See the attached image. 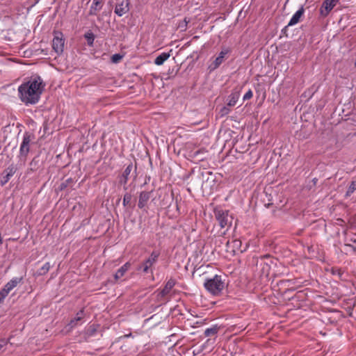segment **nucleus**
Returning a JSON list of instances; mask_svg holds the SVG:
<instances>
[{"instance_id": "37998d69", "label": "nucleus", "mask_w": 356, "mask_h": 356, "mask_svg": "<svg viewBox=\"0 0 356 356\" xmlns=\"http://www.w3.org/2000/svg\"><path fill=\"white\" fill-rule=\"evenodd\" d=\"M328 312H339V311L337 309H330Z\"/></svg>"}, {"instance_id": "2eb2a0df", "label": "nucleus", "mask_w": 356, "mask_h": 356, "mask_svg": "<svg viewBox=\"0 0 356 356\" xmlns=\"http://www.w3.org/2000/svg\"><path fill=\"white\" fill-rule=\"evenodd\" d=\"M152 193V191L140 192V193L139 195V200H138V208L143 209L146 206L147 202L149 201V200L151 197Z\"/></svg>"}, {"instance_id": "79ce46f5", "label": "nucleus", "mask_w": 356, "mask_h": 356, "mask_svg": "<svg viewBox=\"0 0 356 356\" xmlns=\"http://www.w3.org/2000/svg\"><path fill=\"white\" fill-rule=\"evenodd\" d=\"M351 315H352V313H351V312L346 313V315H344V316H343V317L350 316Z\"/></svg>"}, {"instance_id": "bb28decb", "label": "nucleus", "mask_w": 356, "mask_h": 356, "mask_svg": "<svg viewBox=\"0 0 356 356\" xmlns=\"http://www.w3.org/2000/svg\"><path fill=\"white\" fill-rule=\"evenodd\" d=\"M356 190V180L352 181L348 188V190L346 193V197L350 196Z\"/></svg>"}, {"instance_id": "c85d7f7f", "label": "nucleus", "mask_w": 356, "mask_h": 356, "mask_svg": "<svg viewBox=\"0 0 356 356\" xmlns=\"http://www.w3.org/2000/svg\"><path fill=\"white\" fill-rule=\"evenodd\" d=\"M73 182H74V180L72 178H68L60 184L58 188L60 191H63L67 187H68L70 184H72Z\"/></svg>"}, {"instance_id": "ddd939ff", "label": "nucleus", "mask_w": 356, "mask_h": 356, "mask_svg": "<svg viewBox=\"0 0 356 356\" xmlns=\"http://www.w3.org/2000/svg\"><path fill=\"white\" fill-rule=\"evenodd\" d=\"M229 52V49H225L222 50L218 56L216 58L215 60L209 65V69L211 71L214 70L219 67V66L224 61V58L226 54H227Z\"/></svg>"}, {"instance_id": "a19ab883", "label": "nucleus", "mask_w": 356, "mask_h": 356, "mask_svg": "<svg viewBox=\"0 0 356 356\" xmlns=\"http://www.w3.org/2000/svg\"><path fill=\"white\" fill-rule=\"evenodd\" d=\"M289 26H288V25H287V26H286L282 29V31L283 33H285V32L286 31V29H288V27H289Z\"/></svg>"}, {"instance_id": "aec40b11", "label": "nucleus", "mask_w": 356, "mask_h": 356, "mask_svg": "<svg viewBox=\"0 0 356 356\" xmlns=\"http://www.w3.org/2000/svg\"><path fill=\"white\" fill-rule=\"evenodd\" d=\"M171 51L172 49H170L169 52H163L160 55H159L154 60L155 65H163L164 62L170 58Z\"/></svg>"}, {"instance_id": "f3484780", "label": "nucleus", "mask_w": 356, "mask_h": 356, "mask_svg": "<svg viewBox=\"0 0 356 356\" xmlns=\"http://www.w3.org/2000/svg\"><path fill=\"white\" fill-rule=\"evenodd\" d=\"M131 266V264L129 261L122 266L114 275L115 280L118 281L120 278L123 277L125 273L130 268Z\"/></svg>"}, {"instance_id": "f257e3e1", "label": "nucleus", "mask_w": 356, "mask_h": 356, "mask_svg": "<svg viewBox=\"0 0 356 356\" xmlns=\"http://www.w3.org/2000/svg\"><path fill=\"white\" fill-rule=\"evenodd\" d=\"M44 86L45 84L40 76L31 77L19 86V98L26 105L35 104L39 102Z\"/></svg>"}, {"instance_id": "f8f14e48", "label": "nucleus", "mask_w": 356, "mask_h": 356, "mask_svg": "<svg viewBox=\"0 0 356 356\" xmlns=\"http://www.w3.org/2000/svg\"><path fill=\"white\" fill-rule=\"evenodd\" d=\"M176 284V280L173 278H170L165 284L163 289L158 292L157 298L159 300L164 298L165 296L170 294L171 289L174 287Z\"/></svg>"}, {"instance_id": "72a5a7b5", "label": "nucleus", "mask_w": 356, "mask_h": 356, "mask_svg": "<svg viewBox=\"0 0 356 356\" xmlns=\"http://www.w3.org/2000/svg\"><path fill=\"white\" fill-rule=\"evenodd\" d=\"M298 283L297 280H286L281 281V284H284L287 286H290L291 284H296Z\"/></svg>"}, {"instance_id": "6e6552de", "label": "nucleus", "mask_w": 356, "mask_h": 356, "mask_svg": "<svg viewBox=\"0 0 356 356\" xmlns=\"http://www.w3.org/2000/svg\"><path fill=\"white\" fill-rule=\"evenodd\" d=\"M134 165L132 163H130L124 169L122 175L118 177L119 184L123 186L124 190H127V182L129 177L133 170Z\"/></svg>"}, {"instance_id": "9b49d317", "label": "nucleus", "mask_w": 356, "mask_h": 356, "mask_svg": "<svg viewBox=\"0 0 356 356\" xmlns=\"http://www.w3.org/2000/svg\"><path fill=\"white\" fill-rule=\"evenodd\" d=\"M338 1L339 0H325L320 8L321 15L323 17H326Z\"/></svg>"}, {"instance_id": "f03ea898", "label": "nucleus", "mask_w": 356, "mask_h": 356, "mask_svg": "<svg viewBox=\"0 0 356 356\" xmlns=\"http://www.w3.org/2000/svg\"><path fill=\"white\" fill-rule=\"evenodd\" d=\"M204 288L213 295H218L225 287V283L221 275H216L211 278H207L204 282Z\"/></svg>"}, {"instance_id": "c9c22d12", "label": "nucleus", "mask_w": 356, "mask_h": 356, "mask_svg": "<svg viewBox=\"0 0 356 356\" xmlns=\"http://www.w3.org/2000/svg\"><path fill=\"white\" fill-rule=\"evenodd\" d=\"M252 96H253V92H252V90L249 89L248 91L244 95L243 99L244 101L248 100V99H251L252 97Z\"/></svg>"}, {"instance_id": "4be33fe9", "label": "nucleus", "mask_w": 356, "mask_h": 356, "mask_svg": "<svg viewBox=\"0 0 356 356\" xmlns=\"http://www.w3.org/2000/svg\"><path fill=\"white\" fill-rule=\"evenodd\" d=\"M84 38L87 40V44L89 47H92L94 44V40L95 38V36L94 33L91 31H88L85 33Z\"/></svg>"}, {"instance_id": "a878e982", "label": "nucleus", "mask_w": 356, "mask_h": 356, "mask_svg": "<svg viewBox=\"0 0 356 356\" xmlns=\"http://www.w3.org/2000/svg\"><path fill=\"white\" fill-rule=\"evenodd\" d=\"M152 321H154V323L152 325H150L152 327H154L160 323L159 318H158L157 315L154 314L151 317L147 318L145 320V324H147Z\"/></svg>"}, {"instance_id": "c03bdc74", "label": "nucleus", "mask_w": 356, "mask_h": 356, "mask_svg": "<svg viewBox=\"0 0 356 356\" xmlns=\"http://www.w3.org/2000/svg\"><path fill=\"white\" fill-rule=\"evenodd\" d=\"M6 297H2V296H0V302L2 301L3 299H4Z\"/></svg>"}, {"instance_id": "a211bd4d", "label": "nucleus", "mask_w": 356, "mask_h": 356, "mask_svg": "<svg viewBox=\"0 0 356 356\" xmlns=\"http://www.w3.org/2000/svg\"><path fill=\"white\" fill-rule=\"evenodd\" d=\"M102 8V0H92V3L90 8L89 15H97Z\"/></svg>"}, {"instance_id": "473e14b6", "label": "nucleus", "mask_w": 356, "mask_h": 356, "mask_svg": "<svg viewBox=\"0 0 356 356\" xmlns=\"http://www.w3.org/2000/svg\"><path fill=\"white\" fill-rule=\"evenodd\" d=\"M232 244L233 248H237L241 252H243V250H240V248L241 246V241L240 240H233L231 243Z\"/></svg>"}, {"instance_id": "0eeeda50", "label": "nucleus", "mask_w": 356, "mask_h": 356, "mask_svg": "<svg viewBox=\"0 0 356 356\" xmlns=\"http://www.w3.org/2000/svg\"><path fill=\"white\" fill-rule=\"evenodd\" d=\"M65 40L63 38V34L60 32L56 33L52 40L53 49L58 54H60L63 51Z\"/></svg>"}, {"instance_id": "49530a36", "label": "nucleus", "mask_w": 356, "mask_h": 356, "mask_svg": "<svg viewBox=\"0 0 356 356\" xmlns=\"http://www.w3.org/2000/svg\"><path fill=\"white\" fill-rule=\"evenodd\" d=\"M40 0H35V3H38Z\"/></svg>"}, {"instance_id": "423d86ee", "label": "nucleus", "mask_w": 356, "mask_h": 356, "mask_svg": "<svg viewBox=\"0 0 356 356\" xmlns=\"http://www.w3.org/2000/svg\"><path fill=\"white\" fill-rule=\"evenodd\" d=\"M30 142L31 135L26 132L23 136V140L19 149V156L21 158H24V159L26 158L30 151Z\"/></svg>"}, {"instance_id": "6ab92c4d", "label": "nucleus", "mask_w": 356, "mask_h": 356, "mask_svg": "<svg viewBox=\"0 0 356 356\" xmlns=\"http://www.w3.org/2000/svg\"><path fill=\"white\" fill-rule=\"evenodd\" d=\"M240 97V91L234 89L228 97L227 106H234L236 105Z\"/></svg>"}, {"instance_id": "c756f323", "label": "nucleus", "mask_w": 356, "mask_h": 356, "mask_svg": "<svg viewBox=\"0 0 356 356\" xmlns=\"http://www.w3.org/2000/svg\"><path fill=\"white\" fill-rule=\"evenodd\" d=\"M38 161L36 160V158H34L30 163V168L28 169V171H35L37 170V163Z\"/></svg>"}, {"instance_id": "393cba45", "label": "nucleus", "mask_w": 356, "mask_h": 356, "mask_svg": "<svg viewBox=\"0 0 356 356\" xmlns=\"http://www.w3.org/2000/svg\"><path fill=\"white\" fill-rule=\"evenodd\" d=\"M131 199L132 195L129 193H126L123 197V205L124 207L129 206L131 207ZM134 205L132 206L134 207Z\"/></svg>"}, {"instance_id": "7c9ffc66", "label": "nucleus", "mask_w": 356, "mask_h": 356, "mask_svg": "<svg viewBox=\"0 0 356 356\" xmlns=\"http://www.w3.org/2000/svg\"><path fill=\"white\" fill-rule=\"evenodd\" d=\"M332 273L334 275H337L339 278L342 279V276L343 275V272L339 268H332Z\"/></svg>"}, {"instance_id": "58836bf2", "label": "nucleus", "mask_w": 356, "mask_h": 356, "mask_svg": "<svg viewBox=\"0 0 356 356\" xmlns=\"http://www.w3.org/2000/svg\"><path fill=\"white\" fill-rule=\"evenodd\" d=\"M187 24H188V22L186 21V19H184V30H186V29Z\"/></svg>"}, {"instance_id": "b1692460", "label": "nucleus", "mask_w": 356, "mask_h": 356, "mask_svg": "<svg viewBox=\"0 0 356 356\" xmlns=\"http://www.w3.org/2000/svg\"><path fill=\"white\" fill-rule=\"evenodd\" d=\"M51 268L49 262H46L40 269L37 271V275L39 276L44 275L48 273Z\"/></svg>"}, {"instance_id": "a18cd8bd", "label": "nucleus", "mask_w": 356, "mask_h": 356, "mask_svg": "<svg viewBox=\"0 0 356 356\" xmlns=\"http://www.w3.org/2000/svg\"><path fill=\"white\" fill-rule=\"evenodd\" d=\"M181 28H184V24H182L181 26H180Z\"/></svg>"}, {"instance_id": "39448f33", "label": "nucleus", "mask_w": 356, "mask_h": 356, "mask_svg": "<svg viewBox=\"0 0 356 356\" xmlns=\"http://www.w3.org/2000/svg\"><path fill=\"white\" fill-rule=\"evenodd\" d=\"M253 259L255 260V264L257 266H259L260 267H261V273L263 275L268 276L270 270V266L265 260L270 259L269 254L261 256L259 258H253Z\"/></svg>"}, {"instance_id": "cd10ccee", "label": "nucleus", "mask_w": 356, "mask_h": 356, "mask_svg": "<svg viewBox=\"0 0 356 356\" xmlns=\"http://www.w3.org/2000/svg\"><path fill=\"white\" fill-rule=\"evenodd\" d=\"M218 331V327L217 325H215L212 327H209L205 330L204 331V335L205 337H209L211 335L216 334Z\"/></svg>"}, {"instance_id": "1a4fd4ad", "label": "nucleus", "mask_w": 356, "mask_h": 356, "mask_svg": "<svg viewBox=\"0 0 356 356\" xmlns=\"http://www.w3.org/2000/svg\"><path fill=\"white\" fill-rule=\"evenodd\" d=\"M22 280V277H13L0 291V296L6 297L9 292L13 290Z\"/></svg>"}, {"instance_id": "2f4dec72", "label": "nucleus", "mask_w": 356, "mask_h": 356, "mask_svg": "<svg viewBox=\"0 0 356 356\" xmlns=\"http://www.w3.org/2000/svg\"><path fill=\"white\" fill-rule=\"evenodd\" d=\"M123 56L120 55V54H115L111 57V61L114 63H118L120 60H122Z\"/></svg>"}, {"instance_id": "dca6fc26", "label": "nucleus", "mask_w": 356, "mask_h": 356, "mask_svg": "<svg viewBox=\"0 0 356 356\" xmlns=\"http://www.w3.org/2000/svg\"><path fill=\"white\" fill-rule=\"evenodd\" d=\"M305 13V9L303 6H301L298 10H297L295 14L292 16L291 19H290L288 26H293L296 24H298L300 21L302 17L303 16Z\"/></svg>"}, {"instance_id": "4468645a", "label": "nucleus", "mask_w": 356, "mask_h": 356, "mask_svg": "<svg viewBox=\"0 0 356 356\" xmlns=\"http://www.w3.org/2000/svg\"><path fill=\"white\" fill-rule=\"evenodd\" d=\"M129 0H126V2L122 1L121 3H117L115 8V13L119 17L127 13L129 10Z\"/></svg>"}, {"instance_id": "de8ad7c7", "label": "nucleus", "mask_w": 356, "mask_h": 356, "mask_svg": "<svg viewBox=\"0 0 356 356\" xmlns=\"http://www.w3.org/2000/svg\"><path fill=\"white\" fill-rule=\"evenodd\" d=\"M227 245H229V241H227Z\"/></svg>"}, {"instance_id": "f704fd0d", "label": "nucleus", "mask_w": 356, "mask_h": 356, "mask_svg": "<svg viewBox=\"0 0 356 356\" xmlns=\"http://www.w3.org/2000/svg\"><path fill=\"white\" fill-rule=\"evenodd\" d=\"M230 112V109L227 107V106H223L220 110V115L221 117L222 116H225L227 114H229Z\"/></svg>"}, {"instance_id": "ea45409f", "label": "nucleus", "mask_w": 356, "mask_h": 356, "mask_svg": "<svg viewBox=\"0 0 356 356\" xmlns=\"http://www.w3.org/2000/svg\"><path fill=\"white\" fill-rule=\"evenodd\" d=\"M271 205H273V203H268V204H265V207L266 208H269Z\"/></svg>"}, {"instance_id": "20e7f679", "label": "nucleus", "mask_w": 356, "mask_h": 356, "mask_svg": "<svg viewBox=\"0 0 356 356\" xmlns=\"http://www.w3.org/2000/svg\"><path fill=\"white\" fill-rule=\"evenodd\" d=\"M160 256V252L157 250H154L149 255V257L145 259L141 264L139 269H142L143 272L145 273H148L150 268L156 263L159 257Z\"/></svg>"}, {"instance_id": "5701e85b", "label": "nucleus", "mask_w": 356, "mask_h": 356, "mask_svg": "<svg viewBox=\"0 0 356 356\" xmlns=\"http://www.w3.org/2000/svg\"><path fill=\"white\" fill-rule=\"evenodd\" d=\"M207 152L204 149L197 150L193 153V157L196 158L198 161H204L207 159V157L204 156Z\"/></svg>"}, {"instance_id": "7ed1b4c3", "label": "nucleus", "mask_w": 356, "mask_h": 356, "mask_svg": "<svg viewBox=\"0 0 356 356\" xmlns=\"http://www.w3.org/2000/svg\"><path fill=\"white\" fill-rule=\"evenodd\" d=\"M213 212L216 219L218 220L221 228L231 227L233 217L229 214V211L216 208Z\"/></svg>"}, {"instance_id": "412c9836", "label": "nucleus", "mask_w": 356, "mask_h": 356, "mask_svg": "<svg viewBox=\"0 0 356 356\" xmlns=\"http://www.w3.org/2000/svg\"><path fill=\"white\" fill-rule=\"evenodd\" d=\"M83 313H76L77 316H76L74 319L71 320L70 322L68 323L67 327H69L68 330L72 329L75 326H76L79 322H81L83 319Z\"/></svg>"}, {"instance_id": "9d476101", "label": "nucleus", "mask_w": 356, "mask_h": 356, "mask_svg": "<svg viewBox=\"0 0 356 356\" xmlns=\"http://www.w3.org/2000/svg\"><path fill=\"white\" fill-rule=\"evenodd\" d=\"M17 171V168L15 165L12 164L5 169L2 173V177L1 179V185L4 186L7 184L10 178L14 175Z\"/></svg>"}, {"instance_id": "4c0bfd02", "label": "nucleus", "mask_w": 356, "mask_h": 356, "mask_svg": "<svg viewBox=\"0 0 356 356\" xmlns=\"http://www.w3.org/2000/svg\"><path fill=\"white\" fill-rule=\"evenodd\" d=\"M205 321L206 319L203 320V321H197L196 323H195V324H200V325H202V324H204L205 323Z\"/></svg>"}, {"instance_id": "e433bc0d", "label": "nucleus", "mask_w": 356, "mask_h": 356, "mask_svg": "<svg viewBox=\"0 0 356 356\" xmlns=\"http://www.w3.org/2000/svg\"><path fill=\"white\" fill-rule=\"evenodd\" d=\"M8 343V341L5 339H0V350Z\"/></svg>"}]
</instances>
